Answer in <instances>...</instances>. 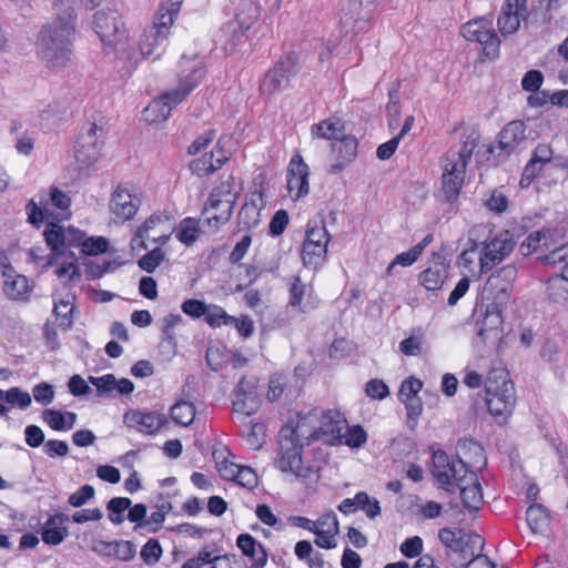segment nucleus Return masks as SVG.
I'll return each instance as SVG.
<instances>
[{
	"instance_id": "obj_8",
	"label": "nucleus",
	"mask_w": 568,
	"mask_h": 568,
	"mask_svg": "<svg viewBox=\"0 0 568 568\" xmlns=\"http://www.w3.org/2000/svg\"><path fill=\"white\" fill-rule=\"evenodd\" d=\"M516 277L517 268L513 264L505 265L493 273L483 287V303L507 306L513 294Z\"/></svg>"
},
{
	"instance_id": "obj_15",
	"label": "nucleus",
	"mask_w": 568,
	"mask_h": 568,
	"mask_svg": "<svg viewBox=\"0 0 568 568\" xmlns=\"http://www.w3.org/2000/svg\"><path fill=\"white\" fill-rule=\"evenodd\" d=\"M165 220H163L160 215L153 214L149 219L144 221L142 225H140L135 232L133 237L131 239V247L146 250V241H151L159 245H164L171 237V233L164 231Z\"/></svg>"
},
{
	"instance_id": "obj_30",
	"label": "nucleus",
	"mask_w": 568,
	"mask_h": 568,
	"mask_svg": "<svg viewBox=\"0 0 568 568\" xmlns=\"http://www.w3.org/2000/svg\"><path fill=\"white\" fill-rule=\"evenodd\" d=\"M233 200H231V194H227V199L223 200L219 197V194L212 192L204 207V212L210 214L211 211L219 210L221 206L223 207L221 214H211L207 216V223L210 226L217 229L220 225L226 223L232 214L233 209Z\"/></svg>"
},
{
	"instance_id": "obj_40",
	"label": "nucleus",
	"mask_w": 568,
	"mask_h": 568,
	"mask_svg": "<svg viewBox=\"0 0 568 568\" xmlns=\"http://www.w3.org/2000/svg\"><path fill=\"white\" fill-rule=\"evenodd\" d=\"M526 520L532 532H541L548 526L547 509L540 504H532L526 511Z\"/></svg>"
},
{
	"instance_id": "obj_26",
	"label": "nucleus",
	"mask_w": 568,
	"mask_h": 568,
	"mask_svg": "<svg viewBox=\"0 0 568 568\" xmlns=\"http://www.w3.org/2000/svg\"><path fill=\"white\" fill-rule=\"evenodd\" d=\"M68 515L57 513L49 516L42 526L41 537L47 545L57 546L61 544L69 535L67 524Z\"/></svg>"
},
{
	"instance_id": "obj_56",
	"label": "nucleus",
	"mask_w": 568,
	"mask_h": 568,
	"mask_svg": "<svg viewBox=\"0 0 568 568\" xmlns=\"http://www.w3.org/2000/svg\"><path fill=\"white\" fill-rule=\"evenodd\" d=\"M256 517L262 521L264 525H267L270 527H274L277 530L283 529V524L281 520L273 514L270 506L263 504L257 505L255 509Z\"/></svg>"
},
{
	"instance_id": "obj_49",
	"label": "nucleus",
	"mask_w": 568,
	"mask_h": 568,
	"mask_svg": "<svg viewBox=\"0 0 568 568\" xmlns=\"http://www.w3.org/2000/svg\"><path fill=\"white\" fill-rule=\"evenodd\" d=\"M165 260V253L161 247H155L143 255L139 261L138 265L141 270L146 273H153L156 267Z\"/></svg>"
},
{
	"instance_id": "obj_38",
	"label": "nucleus",
	"mask_w": 568,
	"mask_h": 568,
	"mask_svg": "<svg viewBox=\"0 0 568 568\" xmlns=\"http://www.w3.org/2000/svg\"><path fill=\"white\" fill-rule=\"evenodd\" d=\"M171 419L179 426H190L195 417V406L191 402L179 400L170 408Z\"/></svg>"
},
{
	"instance_id": "obj_50",
	"label": "nucleus",
	"mask_w": 568,
	"mask_h": 568,
	"mask_svg": "<svg viewBox=\"0 0 568 568\" xmlns=\"http://www.w3.org/2000/svg\"><path fill=\"white\" fill-rule=\"evenodd\" d=\"M163 550L158 539H149L140 551L141 559L148 566L155 565L162 557Z\"/></svg>"
},
{
	"instance_id": "obj_7",
	"label": "nucleus",
	"mask_w": 568,
	"mask_h": 568,
	"mask_svg": "<svg viewBox=\"0 0 568 568\" xmlns=\"http://www.w3.org/2000/svg\"><path fill=\"white\" fill-rule=\"evenodd\" d=\"M104 140L102 125L88 123L81 129L74 145V158L80 169H88L98 162Z\"/></svg>"
},
{
	"instance_id": "obj_36",
	"label": "nucleus",
	"mask_w": 568,
	"mask_h": 568,
	"mask_svg": "<svg viewBox=\"0 0 568 568\" xmlns=\"http://www.w3.org/2000/svg\"><path fill=\"white\" fill-rule=\"evenodd\" d=\"M343 131L342 121L333 118L315 123L311 128L313 136L326 140H338L343 135Z\"/></svg>"
},
{
	"instance_id": "obj_16",
	"label": "nucleus",
	"mask_w": 568,
	"mask_h": 568,
	"mask_svg": "<svg viewBox=\"0 0 568 568\" xmlns=\"http://www.w3.org/2000/svg\"><path fill=\"white\" fill-rule=\"evenodd\" d=\"M310 169L300 153L294 154L287 165L286 187L293 201L305 197L310 193Z\"/></svg>"
},
{
	"instance_id": "obj_14",
	"label": "nucleus",
	"mask_w": 568,
	"mask_h": 568,
	"mask_svg": "<svg viewBox=\"0 0 568 568\" xmlns=\"http://www.w3.org/2000/svg\"><path fill=\"white\" fill-rule=\"evenodd\" d=\"M93 26L100 40L106 45H113L125 37L124 23L114 8L97 11Z\"/></svg>"
},
{
	"instance_id": "obj_60",
	"label": "nucleus",
	"mask_w": 568,
	"mask_h": 568,
	"mask_svg": "<svg viewBox=\"0 0 568 568\" xmlns=\"http://www.w3.org/2000/svg\"><path fill=\"white\" fill-rule=\"evenodd\" d=\"M423 334L409 336L399 343V351L406 356H418L422 353Z\"/></svg>"
},
{
	"instance_id": "obj_3",
	"label": "nucleus",
	"mask_w": 568,
	"mask_h": 568,
	"mask_svg": "<svg viewBox=\"0 0 568 568\" xmlns=\"http://www.w3.org/2000/svg\"><path fill=\"white\" fill-rule=\"evenodd\" d=\"M202 67H194L191 72L180 80L179 88L166 91L155 98L144 110L143 118L151 124L164 122L174 105L181 103L204 77Z\"/></svg>"
},
{
	"instance_id": "obj_24",
	"label": "nucleus",
	"mask_w": 568,
	"mask_h": 568,
	"mask_svg": "<svg viewBox=\"0 0 568 568\" xmlns=\"http://www.w3.org/2000/svg\"><path fill=\"white\" fill-rule=\"evenodd\" d=\"M337 142L332 144L333 151L337 152L336 161L331 164L328 172L337 174L351 164L357 156L358 142L353 135H342Z\"/></svg>"
},
{
	"instance_id": "obj_57",
	"label": "nucleus",
	"mask_w": 568,
	"mask_h": 568,
	"mask_svg": "<svg viewBox=\"0 0 568 568\" xmlns=\"http://www.w3.org/2000/svg\"><path fill=\"white\" fill-rule=\"evenodd\" d=\"M365 393L373 399H384L389 395L388 386L382 379H371L366 383Z\"/></svg>"
},
{
	"instance_id": "obj_17",
	"label": "nucleus",
	"mask_w": 568,
	"mask_h": 568,
	"mask_svg": "<svg viewBox=\"0 0 568 568\" xmlns=\"http://www.w3.org/2000/svg\"><path fill=\"white\" fill-rule=\"evenodd\" d=\"M258 378L243 376L234 390L233 410L246 416L254 414L258 407Z\"/></svg>"
},
{
	"instance_id": "obj_51",
	"label": "nucleus",
	"mask_w": 568,
	"mask_h": 568,
	"mask_svg": "<svg viewBox=\"0 0 568 568\" xmlns=\"http://www.w3.org/2000/svg\"><path fill=\"white\" fill-rule=\"evenodd\" d=\"M109 241L103 236L88 237L82 242V253L85 255H98L106 252Z\"/></svg>"
},
{
	"instance_id": "obj_46",
	"label": "nucleus",
	"mask_w": 568,
	"mask_h": 568,
	"mask_svg": "<svg viewBox=\"0 0 568 568\" xmlns=\"http://www.w3.org/2000/svg\"><path fill=\"white\" fill-rule=\"evenodd\" d=\"M74 311V306L70 298L60 300L59 302H54L53 314L55 318L60 321L59 325L64 329L71 328L73 324L72 313Z\"/></svg>"
},
{
	"instance_id": "obj_55",
	"label": "nucleus",
	"mask_w": 568,
	"mask_h": 568,
	"mask_svg": "<svg viewBox=\"0 0 568 568\" xmlns=\"http://www.w3.org/2000/svg\"><path fill=\"white\" fill-rule=\"evenodd\" d=\"M182 322V316L180 314H169L162 320V335L163 341H166L170 344L175 342V336L173 328Z\"/></svg>"
},
{
	"instance_id": "obj_54",
	"label": "nucleus",
	"mask_w": 568,
	"mask_h": 568,
	"mask_svg": "<svg viewBox=\"0 0 568 568\" xmlns=\"http://www.w3.org/2000/svg\"><path fill=\"white\" fill-rule=\"evenodd\" d=\"M236 479L235 483L239 484L242 487H245L250 490L254 489L257 484V475L256 473L247 466H241L240 469H236Z\"/></svg>"
},
{
	"instance_id": "obj_52",
	"label": "nucleus",
	"mask_w": 568,
	"mask_h": 568,
	"mask_svg": "<svg viewBox=\"0 0 568 568\" xmlns=\"http://www.w3.org/2000/svg\"><path fill=\"white\" fill-rule=\"evenodd\" d=\"M468 532H464L462 530H454L450 528H443L438 532V537L440 541L445 545L447 548V552H453L455 548L459 545V539H462L463 536H466Z\"/></svg>"
},
{
	"instance_id": "obj_13",
	"label": "nucleus",
	"mask_w": 568,
	"mask_h": 568,
	"mask_svg": "<svg viewBox=\"0 0 568 568\" xmlns=\"http://www.w3.org/2000/svg\"><path fill=\"white\" fill-rule=\"evenodd\" d=\"M329 234L324 225L308 227L302 247L305 267L317 268L325 261Z\"/></svg>"
},
{
	"instance_id": "obj_44",
	"label": "nucleus",
	"mask_w": 568,
	"mask_h": 568,
	"mask_svg": "<svg viewBox=\"0 0 568 568\" xmlns=\"http://www.w3.org/2000/svg\"><path fill=\"white\" fill-rule=\"evenodd\" d=\"M204 320L210 326L220 327L222 325H232L234 316L229 315L221 306L210 304L206 306Z\"/></svg>"
},
{
	"instance_id": "obj_42",
	"label": "nucleus",
	"mask_w": 568,
	"mask_h": 568,
	"mask_svg": "<svg viewBox=\"0 0 568 568\" xmlns=\"http://www.w3.org/2000/svg\"><path fill=\"white\" fill-rule=\"evenodd\" d=\"M131 499L126 497H113L106 504L109 520L114 525H121L125 520L124 513L130 508Z\"/></svg>"
},
{
	"instance_id": "obj_33",
	"label": "nucleus",
	"mask_w": 568,
	"mask_h": 568,
	"mask_svg": "<svg viewBox=\"0 0 568 568\" xmlns=\"http://www.w3.org/2000/svg\"><path fill=\"white\" fill-rule=\"evenodd\" d=\"M485 306V314L481 322H478V335L485 337V334L493 331H498L503 325V312L506 306L495 305L494 303H483Z\"/></svg>"
},
{
	"instance_id": "obj_27",
	"label": "nucleus",
	"mask_w": 568,
	"mask_h": 568,
	"mask_svg": "<svg viewBox=\"0 0 568 568\" xmlns=\"http://www.w3.org/2000/svg\"><path fill=\"white\" fill-rule=\"evenodd\" d=\"M236 546L245 557L251 559V568L265 567L268 558L267 551L252 535L247 532L239 535Z\"/></svg>"
},
{
	"instance_id": "obj_21",
	"label": "nucleus",
	"mask_w": 568,
	"mask_h": 568,
	"mask_svg": "<svg viewBox=\"0 0 568 568\" xmlns=\"http://www.w3.org/2000/svg\"><path fill=\"white\" fill-rule=\"evenodd\" d=\"M163 414L132 410L124 414V423L143 434H154L166 424Z\"/></svg>"
},
{
	"instance_id": "obj_37",
	"label": "nucleus",
	"mask_w": 568,
	"mask_h": 568,
	"mask_svg": "<svg viewBox=\"0 0 568 568\" xmlns=\"http://www.w3.org/2000/svg\"><path fill=\"white\" fill-rule=\"evenodd\" d=\"M10 267L3 271L6 277L3 291L12 300H19L26 296L29 291L28 278L23 275H10Z\"/></svg>"
},
{
	"instance_id": "obj_20",
	"label": "nucleus",
	"mask_w": 568,
	"mask_h": 568,
	"mask_svg": "<svg viewBox=\"0 0 568 568\" xmlns=\"http://www.w3.org/2000/svg\"><path fill=\"white\" fill-rule=\"evenodd\" d=\"M288 293V305L302 313L314 310L320 305V300L313 295L312 286L303 283L298 275L291 277Z\"/></svg>"
},
{
	"instance_id": "obj_35",
	"label": "nucleus",
	"mask_w": 568,
	"mask_h": 568,
	"mask_svg": "<svg viewBox=\"0 0 568 568\" xmlns=\"http://www.w3.org/2000/svg\"><path fill=\"white\" fill-rule=\"evenodd\" d=\"M254 196L255 194H253L251 199L246 200L239 212V225L243 230H251L257 226L261 222V207Z\"/></svg>"
},
{
	"instance_id": "obj_22",
	"label": "nucleus",
	"mask_w": 568,
	"mask_h": 568,
	"mask_svg": "<svg viewBox=\"0 0 568 568\" xmlns=\"http://www.w3.org/2000/svg\"><path fill=\"white\" fill-rule=\"evenodd\" d=\"M88 381L95 386L99 396L130 395L134 390V384L130 379H116L113 374L100 377L89 376Z\"/></svg>"
},
{
	"instance_id": "obj_29",
	"label": "nucleus",
	"mask_w": 568,
	"mask_h": 568,
	"mask_svg": "<svg viewBox=\"0 0 568 568\" xmlns=\"http://www.w3.org/2000/svg\"><path fill=\"white\" fill-rule=\"evenodd\" d=\"M227 160L225 152L221 148H215L210 154L191 161L190 169L197 176H206L221 169Z\"/></svg>"
},
{
	"instance_id": "obj_64",
	"label": "nucleus",
	"mask_w": 568,
	"mask_h": 568,
	"mask_svg": "<svg viewBox=\"0 0 568 568\" xmlns=\"http://www.w3.org/2000/svg\"><path fill=\"white\" fill-rule=\"evenodd\" d=\"M43 450L51 458L64 457L69 453V446L63 440L50 439L43 444Z\"/></svg>"
},
{
	"instance_id": "obj_5",
	"label": "nucleus",
	"mask_w": 568,
	"mask_h": 568,
	"mask_svg": "<svg viewBox=\"0 0 568 568\" xmlns=\"http://www.w3.org/2000/svg\"><path fill=\"white\" fill-rule=\"evenodd\" d=\"M179 10V3H171L170 7L163 4L159 7L153 17L152 26L144 29L139 41V49L142 55H153L154 59L161 57Z\"/></svg>"
},
{
	"instance_id": "obj_48",
	"label": "nucleus",
	"mask_w": 568,
	"mask_h": 568,
	"mask_svg": "<svg viewBox=\"0 0 568 568\" xmlns=\"http://www.w3.org/2000/svg\"><path fill=\"white\" fill-rule=\"evenodd\" d=\"M3 400L12 406L26 409L31 404V396L28 392H23L19 387H11L8 390H2L1 403Z\"/></svg>"
},
{
	"instance_id": "obj_61",
	"label": "nucleus",
	"mask_w": 568,
	"mask_h": 568,
	"mask_svg": "<svg viewBox=\"0 0 568 568\" xmlns=\"http://www.w3.org/2000/svg\"><path fill=\"white\" fill-rule=\"evenodd\" d=\"M206 306L207 305L203 301L189 298L182 303L181 310L184 314L192 318H200L204 316Z\"/></svg>"
},
{
	"instance_id": "obj_9",
	"label": "nucleus",
	"mask_w": 568,
	"mask_h": 568,
	"mask_svg": "<svg viewBox=\"0 0 568 568\" xmlns=\"http://www.w3.org/2000/svg\"><path fill=\"white\" fill-rule=\"evenodd\" d=\"M479 243V273L485 274L501 263L515 248L516 242L509 231H503L489 241Z\"/></svg>"
},
{
	"instance_id": "obj_34",
	"label": "nucleus",
	"mask_w": 568,
	"mask_h": 568,
	"mask_svg": "<svg viewBox=\"0 0 568 568\" xmlns=\"http://www.w3.org/2000/svg\"><path fill=\"white\" fill-rule=\"evenodd\" d=\"M447 277V266H445L443 263H436L419 274V283L427 291H437L442 288Z\"/></svg>"
},
{
	"instance_id": "obj_1",
	"label": "nucleus",
	"mask_w": 568,
	"mask_h": 568,
	"mask_svg": "<svg viewBox=\"0 0 568 568\" xmlns=\"http://www.w3.org/2000/svg\"><path fill=\"white\" fill-rule=\"evenodd\" d=\"M73 3L74 0H57L55 18L38 34L37 55L49 69L64 68L71 61L77 32Z\"/></svg>"
},
{
	"instance_id": "obj_63",
	"label": "nucleus",
	"mask_w": 568,
	"mask_h": 568,
	"mask_svg": "<svg viewBox=\"0 0 568 568\" xmlns=\"http://www.w3.org/2000/svg\"><path fill=\"white\" fill-rule=\"evenodd\" d=\"M544 75L538 70H529L521 80V87L525 91L536 92L542 84Z\"/></svg>"
},
{
	"instance_id": "obj_28",
	"label": "nucleus",
	"mask_w": 568,
	"mask_h": 568,
	"mask_svg": "<svg viewBox=\"0 0 568 568\" xmlns=\"http://www.w3.org/2000/svg\"><path fill=\"white\" fill-rule=\"evenodd\" d=\"M464 507L473 513L478 511L484 505L481 485L476 473H471L467 481L457 485Z\"/></svg>"
},
{
	"instance_id": "obj_31",
	"label": "nucleus",
	"mask_w": 568,
	"mask_h": 568,
	"mask_svg": "<svg viewBox=\"0 0 568 568\" xmlns=\"http://www.w3.org/2000/svg\"><path fill=\"white\" fill-rule=\"evenodd\" d=\"M43 235L47 245L52 251V253L47 256L45 263L42 264V267L47 268L52 265L53 260L57 255L63 253V247L65 245L67 240V231H64L62 226L55 223H50L45 227Z\"/></svg>"
},
{
	"instance_id": "obj_62",
	"label": "nucleus",
	"mask_w": 568,
	"mask_h": 568,
	"mask_svg": "<svg viewBox=\"0 0 568 568\" xmlns=\"http://www.w3.org/2000/svg\"><path fill=\"white\" fill-rule=\"evenodd\" d=\"M94 493L93 486L83 485L79 490L69 496L68 503L73 507H81L94 497Z\"/></svg>"
},
{
	"instance_id": "obj_45",
	"label": "nucleus",
	"mask_w": 568,
	"mask_h": 568,
	"mask_svg": "<svg viewBox=\"0 0 568 568\" xmlns=\"http://www.w3.org/2000/svg\"><path fill=\"white\" fill-rule=\"evenodd\" d=\"M199 234L200 229L197 222L194 219L186 217L180 223L176 232V239L189 246L197 240Z\"/></svg>"
},
{
	"instance_id": "obj_59",
	"label": "nucleus",
	"mask_w": 568,
	"mask_h": 568,
	"mask_svg": "<svg viewBox=\"0 0 568 568\" xmlns=\"http://www.w3.org/2000/svg\"><path fill=\"white\" fill-rule=\"evenodd\" d=\"M422 387H423L422 381H419L416 377L412 376V377L405 379L402 383L400 388H399V393H398L399 399L404 400L405 398L417 397V394L420 392Z\"/></svg>"
},
{
	"instance_id": "obj_41",
	"label": "nucleus",
	"mask_w": 568,
	"mask_h": 568,
	"mask_svg": "<svg viewBox=\"0 0 568 568\" xmlns=\"http://www.w3.org/2000/svg\"><path fill=\"white\" fill-rule=\"evenodd\" d=\"M547 292L552 302L568 303V280L559 274L551 276L547 282Z\"/></svg>"
},
{
	"instance_id": "obj_58",
	"label": "nucleus",
	"mask_w": 568,
	"mask_h": 568,
	"mask_svg": "<svg viewBox=\"0 0 568 568\" xmlns=\"http://www.w3.org/2000/svg\"><path fill=\"white\" fill-rule=\"evenodd\" d=\"M418 251L419 247H412L409 251L398 254L395 257V260L388 265L386 270L387 275H392L393 268L397 264L402 266H410L413 263H415L419 257Z\"/></svg>"
},
{
	"instance_id": "obj_12",
	"label": "nucleus",
	"mask_w": 568,
	"mask_h": 568,
	"mask_svg": "<svg viewBox=\"0 0 568 568\" xmlns=\"http://www.w3.org/2000/svg\"><path fill=\"white\" fill-rule=\"evenodd\" d=\"M460 33L467 41L480 43L487 58L494 59L498 55L500 40L491 27V21L471 20L462 27Z\"/></svg>"
},
{
	"instance_id": "obj_32",
	"label": "nucleus",
	"mask_w": 568,
	"mask_h": 568,
	"mask_svg": "<svg viewBox=\"0 0 568 568\" xmlns=\"http://www.w3.org/2000/svg\"><path fill=\"white\" fill-rule=\"evenodd\" d=\"M479 136L475 132H470L468 134L464 133L462 135V145L456 151L450 149L444 158L448 161H452L456 164H462L464 168H467L474 150L478 146Z\"/></svg>"
},
{
	"instance_id": "obj_2",
	"label": "nucleus",
	"mask_w": 568,
	"mask_h": 568,
	"mask_svg": "<svg viewBox=\"0 0 568 568\" xmlns=\"http://www.w3.org/2000/svg\"><path fill=\"white\" fill-rule=\"evenodd\" d=\"M486 405L488 412L501 424L513 414L517 396L509 373L505 369L489 372L486 383Z\"/></svg>"
},
{
	"instance_id": "obj_47",
	"label": "nucleus",
	"mask_w": 568,
	"mask_h": 568,
	"mask_svg": "<svg viewBox=\"0 0 568 568\" xmlns=\"http://www.w3.org/2000/svg\"><path fill=\"white\" fill-rule=\"evenodd\" d=\"M288 386V377L281 373H275L270 376L267 399L275 402L281 398Z\"/></svg>"
},
{
	"instance_id": "obj_4",
	"label": "nucleus",
	"mask_w": 568,
	"mask_h": 568,
	"mask_svg": "<svg viewBox=\"0 0 568 568\" xmlns=\"http://www.w3.org/2000/svg\"><path fill=\"white\" fill-rule=\"evenodd\" d=\"M300 422L286 423L278 433L280 458L277 467L282 471H290L296 477L311 478L315 473L311 466H304L302 458L303 445L298 433Z\"/></svg>"
},
{
	"instance_id": "obj_25",
	"label": "nucleus",
	"mask_w": 568,
	"mask_h": 568,
	"mask_svg": "<svg viewBox=\"0 0 568 568\" xmlns=\"http://www.w3.org/2000/svg\"><path fill=\"white\" fill-rule=\"evenodd\" d=\"M484 546V539L478 534L468 532L459 539V545L453 550L447 552L452 564L456 567L464 568L463 562H468L474 557H477V550H481Z\"/></svg>"
},
{
	"instance_id": "obj_19",
	"label": "nucleus",
	"mask_w": 568,
	"mask_h": 568,
	"mask_svg": "<svg viewBox=\"0 0 568 568\" xmlns=\"http://www.w3.org/2000/svg\"><path fill=\"white\" fill-rule=\"evenodd\" d=\"M141 204L140 199L126 187L118 186L110 199V211L120 222L133 219Z\"/></svg>"
},
{
	"instance_id": "obj_53",
	"label": "nucleus",
	"mask_w": 568,
	"mask_h": 568,
	"mask_svg": "<svg viewBox=\"0 0 568 568\" xmlns=\"http://www.w3.org/2000/svg\"><path fill=\"white\" fill-rule=\"evenodd\" d=\"M367 442V434L359 425L347 428L345 434V444L352 448L362 447Z\"/></svg>"
},
{
	"instance_id": "obj_23",
	"label": "nucleus",
	"mask_w": 568,
	"mask_h": 568,
	"mask_svg": "<svg viewBox=\"0 0 568 568\" xmlns=\"http://www.w3.org/2000/svg\"><path fill=\"white\" fill-rule=\"evenodd\" d=\"M527 0H506L498 17V29L503 36L515 33L520 26V17L526 11Z\"/></svg>"
},
{
	"instance_id": "obj_43",
	"label": "nucleus",
	"mask_w": 568,
	"mask_h": 568,
	"mask_svg": "<svg viewBox=\"0 0 568 568\" xmlns=\"http://www.w3.org/2000/svg\"><path fill=\"white\" fill-rule=\"evenodd\" d=\"M229 560L227 556H212V551L207 546L203 547L197 556L187 559L182 568H202L205 564L220 565V562Z\"/></svg>"
},
{
	"instance_id": "obj_39",
	"label": "nucleus",
	"mask_w": 568,
	"mask_h": 568,
	"mask_svg": "<svg viewBox=\"0 0 568 568\" xmlns=\"http://www.w3.org/2000/svg\"><path fill=\"white\" fill-rule=\"evenodd\" d=\"M101 546L108 555H113L115 558L122 561L132 560L136 554L135 545L130 540H119L111 542L102 541Z\"/></svg>"
},
{
	"instance_id": "obj_11",
	"label": "nucleus",
	"mask_w": 568,
	"mask_h": 568,
	"mask_svg": "<svg viewBox=\"0 0 568 568\" xmlns=\"http://www.w3.org/2000/svg\"><path fill=\"white\" fill-rule=\"evenodd\" d=\"M526 140V125L516 120L507 123L498 134L497 144L490 145L488 152L494 156V164L504 162Z\"/></svg>"
},
{
	"instance_id": "obj_10",
	"label": "nucleus",
	"mask_w": 568,
	"mask_h": 568,
	"mask_svg": "<svg viewBox=\"0 0 568 568\" xmlns=\"http://www.w3.org/2000/svg\"><path fill=\"white\" fill-rule=\"evenodd\" d=\"M298 57L294 52L283 54L275 65L268 70L261 83V90L273 94L285 89L292 77L297 73Z\"/></svg>"
},
{
	"instance_id": "obj_6",
	"label": "nucleus",
	"mask_w": 568,
	"mask_h": 568,
	"mask_svg": "<svg viewBox=\"0 0 568 568\" xmlns=\"http://www.w3.org/2000/svg\"><path fill=\"white\" fill-rule=\"evenodd\" d=\"M432 459V474L448 493H455L456 486L467 481V478L474 473L460 458H450L440 449L433 453Z\"/></svg>"
},
{
	"instance_id": "obj_18",
	"label": "nucleus",
	"mask_w": 568,
	"mask_h": 568,
	"mask_svg": "<svg viewBox=\"0 0 568 568\" xmlns=\"http://www.w3.org/2000/svg\"><path fill=\"white\" fill-rule=\"evenodd\" d=\"M443 176L442 191L447 202H455L464 184L466 168L448 161L446 158L442 160Z\"/></svg>"
}]
</instances>
